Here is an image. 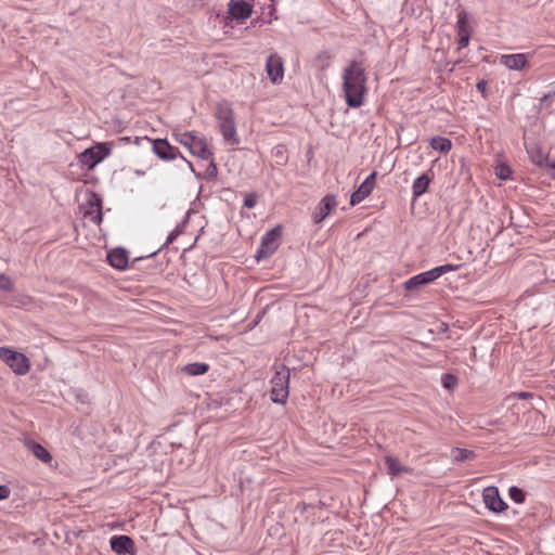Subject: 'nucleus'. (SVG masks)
Segmentation results:
<instances>
[{
  "label": "nucleus",
  "mask_w": 555,
  "mask_h": 555,
  "mask_svg": "<svg viewBox=\"0 0 555 555\" xmlns=\"http://www.w3.org/2000/svg\"><path fill=\"white\" fill-rule=\"evenodd\" d=\"M343 90L349 107L358 108L363 105L366 93V75L362 63L352 61L344 69Z\"/></svg>",
  "instance_id": "obj_1"
},
{
  "label": "nucleus",
  "mask_w": 555,
  "mask_h": 555,
  "mask_svg": "<svg viewBox=\"0 0 555 555\" xmlns=\"http://www.w3.org/2000/svg\"><path fill=\"white\" fill-rule=\"evenodd\" d=\"M215 117L218 120L219 130L225 141H233L238 143L236 135V125L234 120V112L229 101H221L217 103L215 109Z\"/></svg>",
  "instance_id": "obj_2"
},
{
  "label": "nucleus",
  "mask_w": 555,
  "mask_h": 555,
  "mask_svg": "<svg viewBox=\"0 0 555 555\" xmlns=\"http://www.w3.org/2000/svg\"><path fill=\"white\" fill-rule=\"evenodd\" d=\"M273 367L275 372L270 380V399L276 404H285L289 395L291 371L284 364H275Z\"/></svg>",
  "instance_id": "obj_3"
},
{
  "label": "nucleus",
  "mask_w": 555,
  "mask_h": 555,
  "mask_svg": "<svg viewBox=\"0 0 555 555\" xmlns=\"http://www.w3.org/2000/svg\"><path fill=\"white\" fill-rule=\"evenodd\" d=\"M283 234L282 224H276L268 230L261 237L259 247L256 250L255 258L258 262L272 256L280 246Z\"/></svg>",
  "instance_id": "obj_4"
},
{
  "label": "nucleus",
  "mask_w": 555,
  "mask_h": 555,
  "mask_svg": "<svg viewBox=\"0 0 555 555\" xmlns=\"http://www.w3.org/2000/svg\"><path fill=\"white\" fill-rule=\"evenodd\" d=\"M176 140L186 147L189 152L198 158L209 159L214 156V153L208 149V144L205 138H198L192 132H183L175 134Z\"/></svg>",
  "instance_id": "obj_5"
},
{
  "label": "nucleus",
  "mask_w": 555,
  "mask_h": 555,
  "mask_svg": "<svg viewBox=\"0 0 555 555\" xmlns=\"http://www.w3.org/2000/svg\"><path fill=\"white\" fill-rule=\"evenodd\" d=\"M111 153V143L99 142L81 152L78 156V159L83 167H86L88 170H92L98 164L108 157Z\"/></svg>",
  "instance_id": "obj_6"
},
{
  "label": "nucleus",
  "mask_w": 555,
  "mask_h": 555,
  "mask_svg": "<svg viewBox=\"0 0 555 555\" xmlns=\"http://www.w3.org/2000/svg\"><path fill=\"white\" fill-rule=\"evenodd\" d=\"M0 359L16 374L26 375L30 370L29 359L9 347H0Z\"/></svg>",
  "instance_id": "obj_7"
},
{
  "label": "nucleus",
  "mask_w": 555,
  "mask_h": 555,
  "mask_svg": "<svg viewBox=\"0 0 555 555\" xmlns=\"http://www.w3.org/2000/svg\"><path fill=\"white\" fill-rule=\"evenodd\" d=\"M152 151L153 153L164 162H170L176 159L177 157H182L179 149L171 145L167 139H155L152 140Z\"/></svg>",
  "instance_id": "obj_8"
},
{
  "label": "nucleus",
  "mask_w": 555,
  "mask_h": 555,
  "mask_svg": "<svg viewBox=\"0 0 555 555\" xmlns=\"http://www.w3.org/2000/svg\"><path fill=\"white\" fill-rule=\"evenodd\" d=\"M85 216L88 217L93 223L100 224L103 220L102 212V198L94 191H88Z\"/></svg>",
  "instance_id": "obj_9"
},
{
  "label": "nucleus",
  "mask_w": 555,
  "mask_h": 555,
  "mask_svg": "<svg viewBox=\"0 0 555 555\" xmlns=\"http://www.w3.org/2000/svg\"><path fill=\"white\" fill-rule=\"evenodd\" d=\"M482 499L486 507L493 513H502L507 509V504L501 498L496 487H487L482 491Z\"/></svg>",
  "instance_id": "obj_10"
},
{
  "label": "nucleus",
  "mask_w": 555,
  "mask_h": 555,
  "mask_svg": "<svg viewBox=\"0 0 555 555\" xmlns=\"http://www.w3.org/2000/svg\"><path fill=\"white\" fill-rule=\"evenodd\" d=\"M109 545L112 551L118 555L137 554V547L133 539L126 534L113 535L109 539Z\"/></svg>",
  "instance_id": "obj_11"
},
{
  "label": "nucleus",
  "mask_w": 555,
  "mask_h": 555,
  "mask_svg": "<svg viewBox=\"0 0 555 555\" xmlns=\"http://www.w3.org/2000/svg\"><path fill=\"white\" fill-rule=\"evenodd\" d=\"M377 172L372 171L364 181L352 192L350 196V205L354 206L360 204L365 197H367L376 184Z\"/></svg>",
  "instance_id": "obj_12"
},
{
  "label": "nucleus",
  "mask_w": 555,
  "mask_h": 555,
  "mask_svg": "<svg viewBox=\"0 0 555 555\" xmlns=\"http://www.w3.org/2000/svg\"><path fill=\"white\" fill-rule=\"evenodd\" d=\"M468 13L462 9L457 12L456 31L459 37V49L466 48L472 36V28L468 25Z\"/></svg>",
  "instance_id": "obj_13"
},
{
  "label": "nucleus",
  "mask_w": 555,
  "mask_h": 555,
  "mask_svg": "<svg viewBox=\"0 0 555 555\" xmlns=\"http://www.w3.org/2000/svg\"><path fill=\"white\" fill-rule=\"evenodd\" d=\"M266 70L272 83H280L284 76V63L282 57L276 53L270 54L267 57Z\"/></svg>",
  "instance_id": "obj_14"
},
{
  "label": "nucleus",
  "mask_w": 555,
  "mask_h": 555,
  "mask_svg": "<svg viewBox=\"0 0 555 555\" xmlns=\"http://www.w3.org/2000/svg\"><path fill=\"white\" fill-rule=\"evenodd\" d=\"M337 201L333 194L325 195L315 207L312 219L314 223L322 222L336 208Z\"/></svg>",
  "instance_id": "obj_15"
},
{
  "label": "nucleus",
  "mask_w": 555,
  "mask_h": 555,
  "mask_svg": "<svg viewBox=\"0 0 555 555\" xmlns=\"http://www.w3.org/2000/svg\"><path fill=\"white\" fill-rule=\"evenodd\" d=\"M253 5L246 0H230L228 14L231 18L243 22L250 17Z\"/></svg>",
  "instance_id": "obj_16"
},
{
  "label": "nucleus",
  "mask_w": 555,
  "mask_h": 555,
  "mask_svg": "<svg viewBox=\"0 0 555 555\" xmlns=\"http://www.w3.org/2000/svg\"><path fill=\"white\" fill-rule=\"evenodd\" d=\"M106 259L107 262L117 270H125L129 263L128 251L124 247H116L109 250Z\"/></svg>",
  "instance_id": "obj_17"
},
{
  "label": "nucleus",
  "mask_w": 555,
  "mask_h": 555,
  "mask_svg": "<svg viewBox=\"0 0 555 555\" xmlns=\"http://www.w3.org/2000/svg\"><path fill=\"white\" fill-rule=\"evenodd\" d=\"M433 179L434 172L431 169H429L414 180L412 185V194L414 199L421 197L428 191Z\"/></svg>",
  "instance_id": "obj_18"
},
{
  "label": "nucleus",
  "mask_w": 555,
  "mask_h": 555,
  "mask_svg": "<svg viewBox=\"0 0 555 555\" xmlns=\"http://www.w3.org/2000/svg\"><path fill=\"white\" fill-rule=\"evenodd\" d=\"M500 63L508 69L521 70L528 65V59L525 53L504 54L500 57Z\"/></svg>",
  "instance_id": "obj_19"
},
{
  "label": "nucleus",
  "mask_w": 555,
  "mask_h": 555,
  "mask_svg": "<svg viewBox=\"0 0 555 555\" xmlns=\"http://www.w3.org/2000/svg\"><path fill=\"white\" fill-rule=\"evenodd\" d=\"M433 282H435V281L431 276L430 271L428 270V271L418 273V274L408 279L404 282L403 286H404V289H406L409 292H415V291H418L421 287L428 285Z\"/></svg>",
  "instance_id": "obj_20"
},
{
  "label": "nucleus",
  "mask_w": 555,
  "mask_h": 555,
  "mask_svg": "<svg viewBox=\"0 0 555 555\" xmlns=\"http://www.w3.org/2000/svg\"><path fill=\"white\" fill-rule=\"evenodd\" d=\"M385 464L388 470V474L391 476H400L402 474L411 473L412 469L408 466L401 465L398 459L387 455L385 456Z\"/></svg>",
  "instance_id": "obj_21"
},
{
  "label": "nucleus",
  "mask_w": 555,
  "mask_h": 555,
  "mask_svg": "<svg viewBox=\"0 0 555 555\" xmlns=\"http://www.w3.org/2000/svg\"><path fill=\"white\" fill-rule=\"evenodd\" d=\"M29 451L41 462L49 463L52 460L51 453L39 442L29 440L26 442Z\"/></svg>",
  "instance_id": "obj_22"
},
{
  "label": "nucleus",
  "mask_w": 555,
  "mask_h": 555,
  "mask_svg": "<svg viewBox=\"0 0 555 555\" xmlns=\"http://www.w3.org/2000/svg\"><path fill=\"white\" fill-rule=\"evenodd\" d=\"M208 371H209V365L204 362L189 363L181 367V372L185 373L189 376L204 375Z\"/></svg>",
  "instance_id": "obj_23"
},
{
  "label": "nucleus",
  "mask_w": 555,
  "mask_h": 555,
  "mask_svg": "<svg viewBox=\"0 0 555 555\" xmlns=\"http://www.w3.org/2000/svg\"><path fill=\"white\" fill-rule=\"evenodd\" d=\"M528 153L530 154L531 162L535 166L540 168H548V165L551 164V162H548V155L544 154L540 146H537L532 152L528 150Z\"/></svg>",
  "instance_id": "obj_24"
},
{
  "label": "nucleus",
  "mask_w": 555,
  "mask_h": 555,
  "mask_svg": "<svg viewBox=\"0 0 555 555\" xmlns=\"http://www.w3.org/2000/svg\"><path fill=\"white\" fill-rule=\"evenodd\" d=\"M429 145L433 150L446 154L451 150L452 142L450 139L444 137H434L430 139Z\"/></svg>",
  "instance_id": "obj_25"
},
{
  "label": "nucleus",
  "mask_w": 555,
  "mask_h": 555,
  "mask_svg": "<svg viewBox=\"0 0 555 555\" xmlns=\"http://www.w3.org/2000/svg\"><path fill=\"white\" fill-rule=\"evenodd\" d=\"M452 457L455 462H465L470 461L476 457V454L473 450L454 448L452 450Z\"/></svg>",
  "instance_id": "obj_26"
},
{
  "label": "nucleus",
  "mask_w": 555,
  "mask_h": 555,
  "mask_svg": "<svg viewBox=\"0 0 555 555\" xmlns=\"http://www.w3.org/2000/svg\"><path fill=\"white\" fill-rule=\"evenodd\" d=\"M459 268H460L459 264L446 263V264H442V266L435 267V268H433L429 271L431 273V276H433L434 281H436L437 279L442 276L443 274H446L448 272H451V271H456Z\"/></svg>",
  "instance_id": "obj_27"
},
{
  "label": "nucleus",
  "mask_w": 555,
  "mask_h": 555,
  "mask_svg": "<svg viewBox=\"0 0 555 555\" xmlns=\"http://www.w3.org/2000/svg\"><path fill=\"white\" fill-rule=\"evenodd\" d=\"M331 59H332V55L328 51H326V50L321 51L314 57L315 66H318L321 69H325L328 67Z\"/></svg>",
  "instance_id": "obj_28"
},
{
  "label": "nucleus",
  "mask_w": 555,
  "mask_h": 555,
  "mask_svg": "<svg viewBox=\"0 0 555 555\" xmlns=\"http://www.w3.org/2000/svg\"><path fill=\"white\" fill-rule=\"evenodd\" d=\"M508 495L511 500L518 504L524 503L526 499V492L517 486H512L508 489Z\"/></svg>",
  "instance_id": "obj_29"
},
{
  "label": "nucleus",
  "mask_w": 555,
  "mask_h": 555,
  "mask_svg": "<svg viewBox=\"0 0 555 555\" xmlns=\"http://www.w3.org/2000/svg\"><path fill=\"white\" fill-rule=\"evenodd\" d=\"M495 175L500 180H508L512 178L513 170L507 164L501 163L495 167Z\"/></svg>",
  "instance_id": "obj_30"
},
{
  "label": "nucleus",
  "mask_w": 555,
  "mask_h": 555,
  "mask_svg": "<svg viewBox=\"0 0 555 555\" xmlns=\"http://www.w3.org/2000/svg\"><path fill=\"white\" fill-rule=\"evenodd\" d=\"M442 386L448 390H453L457 385V377L453 374L446 373L441 378Z\"/></svg>",
  "instance_id": "obj_31"
},
{
  "label": "nucleus",
  "mask_w": 555,
  "mask_h": 555,
  "mask_svg": "<svg viewBox=\"0 0 555 555\" xmlns=\"http://www.w3.org/2000/svg\"><path fill=\"white\" fill-rule=\"evenodd\" d=\"M14 287L15 285L11 278L7 276L5 274H0V291L11 293L14 291Z\"/></svg>",
  "instance_id": "obj_32"
},
{
  "label": "nucleus",
  "mask_w": 555,
  "mask_h": 555,
  "mask_svg": "<svg viewBox=\"0 0 555 555\" xmlns=\"http://www.w3.org/2000/svg\"><path fill=\"white\" fill-rule=\"evenodd\" d=\"M209 159H210V163L205 170L204 177L206 180H214L215 178H217L218 167H217L216 163L214 162L212 157Z\"/></svg>",
  "instance_id": "obj_33"
},
{
  "label": "nucleus",
  "mask_w": 555,
  "mask_h": 555,
  "mask_svg": "<svg viewBox=\"0 0 555 555\" xmlns=\"http://www.w3.org/2000/svg\"><path fill=\"white\" fill-rule=\"evenodd\" d=\"M258 196L255 192L248 193L244 197L243 205L246 208H254L257 204Z\"/></svg>",
  "instance_id": "obj_34"
},
{
  "label": "nucleus",
  "mask_w": 555,
  "mask_h": 555,
  "mask_svg": "<svg viewBox=\"0 0 555 555\" xmlns=\"http://www.w3.org/2000/svg\"><path fill=\"white\" fill-rule=\"evenodd\" d=\"M181 235V230L180 229H173L167 236V240L166 242L164 243V245L158 249V251L162 249V248H165L167 246H169L170 244H172L177 238L178 236Z\"/></svg>",
  "instance_id": "obj_35"
},
{
  "label": "nucleus",
  "mask_w": 555,
  "mask_h": 555,
  "mask_svg": "<svg viewBox=\"0 0 555 555\" xmlns=\"http://www.w3.org/2000/svg\"><path fill=\"white\" fill-rule=\"evenodd\" d=\"M487 85L488 83L485 79H481L476 83V89L481 93L483 99L489 96Z\"/></svg>",
  "instance_id": "obj_36"
},
{
  "label": "nucleus",
  "mask_w": 555,
  "mask_h": 555,
  "mask_svg": "<svg viewBox=\"0 0 555 555\" xmlns=\"http://www.w3.org/2000/svg\"><path fill=\"white\" fill-rule=\"evenodd\" d=\"M268 307L262 308L256 315L255 320L248 325L249 328L255 327L257 324L260 323L264 314L267 313Z\"/></svg>",
  "instance_id": "obj_37"
},
{
  "label": "nucleus",
  "mask_w": 555,
  "mask_h": 555,
  "mask_svg": "<svg viewBox=\"0 0 555 555\" xmlns=\"http://www.w3.org/2000/svg\"><path fill=\"white\" fill-rule=\"evenodd\" d=\"M222 405V401L218 398H210L207 406L209 410H216Z\"/></svg>",
  "instance_id": "obj_38"
},
{
  "label": "nucleus",
  "mask_w": 555,
  "mask_h": 555,
  "mask_svg": "<svg viewBox=\"0 0 555 555\" xmlns=\"http://www.w3.org/2000/svg\"><path fill=\"white\" fill-rule=\"evenodd\" d=\"M11 494V490L5 485H0V501L7 500Z\"/></svg>",
  "instance_id": "obj_39"
},
{
  "label": "nucleus",
  "mask_w": 555,
  "mask_h": 555,
  "mask_svg": "<svg viewBox=\"0 0 555 555\" xmlns=\"http://www.w3.org/2000/svg\"><path fill=\"white\" fill-rule=\"evenodd\" d=\"M530 417H533L535 422H540L541 420L544 418V416L537 410H533L532 412H530Z\"/></svg>",
  "instance_id": "obj_40"
},
{
  "label": "nucleus",
  "mask_w": 555,
  "mask_h": 555,
  "mask_svg": "<svg viewBox=\"0 0 555 555\" xmlns=\"http://www.w3.org/2000/svg\"><path fill=\"white\" fill-rule=\"evenodd\" d=\"M190 214H191V211L189 210L186 212V215L184 216L183 220L180 222V223H182V225H185V227L188 225L189 220H190Z\"/></svg>",
  "instance_id": "obj_41"
},
{
  "label": "nucleus",
  "mask_w": 555,
  "mask_h": 555,
  "mask_svg": "<svg viewBox=\"0 0 555 555\" xmlns=\"http://www.w3.org/2000/svg\"><path fill=\"white\" fill-rule=\"evenodd\" d=\"M180 158L188 164L189 169H191V171L195 172L194 166H193V164L191 162H189L183 155Z\"/></svg>",
  "instance_id": "obj_42"
},
{
  "label": "nucleus",
  "mask_w": 555,
  "mask_h": 555,
  "mask_svg": "<svg viewBox=\"0 0 555 555\" xmlns=\"http://www.w3.org/2000/svg\"><path fill=\"white\" fill-rule=\"evenodd\" d=\"M548 169L554 170V173L551 175V178L555 181V159L551 162V164L548 165Z\"/></svg>",
  "instance_id": "obj_43"
},
{
  "label": "nucleus",
  "mask_w": 555,
  "mask_h": 555,
  "mask_svg": "<svg viewBox=\"0 0 555 555\" xmlns=\"http://www.w3.org/2000/svg\"><path fill=\"white\" fill-rule=\"evenodd\" d=\"M533 395L530 393V392H519L518 393V397L521 398V399H527V398H531Z\"/></svg>",
  "instance_id": "obj_44"
},
{
  "label": "nucleus",
  "mask_w": 555,
  "mask_h": 555,
  "mask_svg": "<svg viewBox=\"0 0 555 555\" xmlns=\"http://www.w3.org/2000/svg\"><path fill=\"white\" fill-rule=\"evenodd\" d=\"M184 228H185V225H182V223H179L175 229H180L181 234H182L184 232Z\"/></svg>",
  "instance_id": "obj_45"
},
{
  "label": "nucleus",
  "mask_w": 555,
  "mask_h": 555,
  "mask_svg": "<svg viewBox=\"0 0 555 555\" xmlns=\"http://www.w3.org/2000/svg\"><path fill=\"white\" fill-rule=\"evenodd\" d=\"M280 155L282 156V152L278 151L275 156H280Z\"/></svg>",
  "instance_id": "obj_46"
},
{
  "label": "nucleus",
  "mask_w": 555,
  "mask_h": 555,
  "mask_svg": "<svg viewBox=\"0 0 555 555\" xmlns=\"http://www.w3.org/2000/svg\"><path fill=\"white\" fill-rule=\"evenodd\" d=\"M157 251L152 253L149 257L155 256Z\"/></svg>",
  "instance_id": "obj_47"
}]
</instances>
